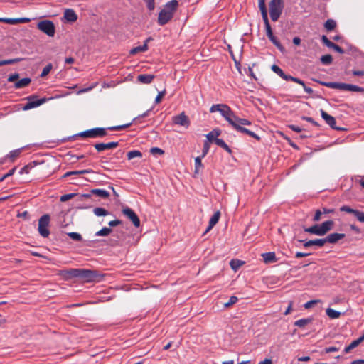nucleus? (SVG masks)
Listing matches in <instances>:
<instances>
[{
    "mask_svg": "<svg viewBox=\"0 0 364 364\" xmlns=\"http://www.w3.org/2000/svg\"><path fill=\"white\" fill-rule=\"evenodd\" d=\"M211 113L219 112L224 119L233 127L237 122L243 125H250L251 122L244 118L238 117L231 108L226 104L213 105L210 108Z\"/></svg>",
    "mask_w": 364,
    "mask_h": 364,
    "instance_id": "nucleus-1",
    "label": "nucleus"
},
{
    "mask_svg": "<svg viewBox=\"0 0 364 364\" xmlns=\"http://www.w3.org/2000/svg\"><path fill=\"white\" fill-rule=\"evenodd\" d=\"M178 7L177 0H171L167 2L159 14L157 22L160 26L166 24L173 17Z\"/></svg>",
    "mask_w": 364,
    "mask_h": 364,
    "instance_id": "nucleus-2",
    "label": "nucleus"
},
{
    "mask_svg": "<svg viewBox=\"0 0 364 364\" xmlns=\"http://www.w3.org/2000/svg\"><path fill=\"white\" fill-rule=\"evenodd\" d=\"M269 6L270 18L273 21H277L280 17L283 10V1L271 0Z\"/></svg>",
    "mask_w": 364,
    "mask_h": 364,
    "instance_id": "nucleus-3",
    "label": "nucleus"
},
{
    "mask_svg": "<svg viewBox=\"0 0 364 364\" xmlns=\"http://www.w3.org/2000/svg\"><path fill=\"white\" fill-rule=\"evenodd\" d=\"M37 28L49 37H53L55 33V26L52 21L43 20L37 23Z\"/></svg>",
    "mask_w": 364,
    "mask_h": 364,
    "instance_id": "nucleus-4",
    "label": "nucleus"
},
{
    "mask_svg": "<svg viewBox=\"0 0 364 364\" xmlns=\"http://www.w3.org/2000/svg\"><path fill=\"white\" fill-rule=\"evenodd\" d=\"M49 223L50 216L48 214L43 215L38 220V230L39 234L43 237H48L50 235Z\"/></svg>",
    "mask_w": 364,
    "mask_h": 364,
    "instance_id": "nucleus-5",
    "label": "nucleus"
},
{
    "mask_svg": "<svg viewBox=\"0 0 364 364\" xmlns=\"http://www.w3.org/2000/svg\"><path fill=\"white\" fill-rule=\"evenodd\" d=\"M80 134L84 137H102L107 135V131L105 128L97 127L82 132Z\"/></svg>",
    "mask_w": 364,
    "mask_h": 364,
    "instance_id": "nucleus-6",
    "label": "nucleus"
},
{
    "mask_svg": "<svg viewBox=\"0 0 364 364\" xmlns=\"http://www.w3.org/2000/svg\"><path fill=\"white\" fill-rule=\"evenodd\" d=\"M27 103L23 107V110L25 111L37 107L47 101V99L45 97L37 99L36 96H30L27 98Z\"/></svg>",
    "mask_w": 364,
    "mask_h": 364,
    "instance_id": "nucleus-7",
    "label": "nucleus"
},
{
    "mask_svg": "<svg viewBox=\"0 0 364 364\" xmlns=\"http://www.w3.org/2000/svg\"><path fill=\"white\" fill-rule=\"evenodd\" d=\"M77 272V278H80L86 282L93 281L95 277L97 276L95 272L90 269H78Z\"/></svg>",
    "mask_w": 364,
    "mask_h": 364,
    "instance_id": "nucleus-8",
    "label": "nucleus"
},
{
    "mask_svg": "<svg viewBox=\"0 0 364 364\" xmlns=\"http://www.w3.org/2000/svg\"><path fill=\"white\" fill-rule=\"evenodd\" d=\"M123 214L129 218L136 228L140 225V220L137 215L131 208L126 207L122 209Z\"/></svg>",
    "mask_w": 364,
    "mask_h": 364,
    "instance_id": "nucleus-9",
    "label": "nucleus"
},
{
    "mask_svg": "<svg viewBox=\"0 0 364 364\" xmlns=\"http://www.w3.org/2000/svg\"><path fill=\"white\" fill-rule=\"evenodd\" d=\"M272 70L273 72H274L276 74H277L279 76H280L282 79L285 80H291L296 83H301V79L294 77L291 75H286L283 70L277 65H273L272 66Z\"/></svg>",
    "mask_w": 364,
    "mask_h": 364,
    "instance_id": "nucleus-10",
    "label": "nucleus"
},
{
    "mask_svg": "<svg viewBox=\"0 0 364 364\" xmlns=\"http://www.w3.org/2000/svg\"><path fill=\"white\" fill-rule=\"evenodd\" d=\"M174 124H178L185 127H188L190 124L188 117L183 113L174 116L172 119Z\"/></svg>",
    "mask_w": 364,
    "mask_h": 364,
    "instance_id": "nucleus-11",
    "label": "nucleus"
},
{
    "mask_svg": "<svg viewBox=\"0 0 364 364\" xmlns=\"http://www.w3.org/2000/svg\"><path fill=\"white\" fill-rule=\"evenodd\" d=\"M78 269H70L61 270L59 275L65 280H69L73 278H77Z\"/></svg>",
    "mask_w": 364,
    "mask_h": 364,
    "instance_id": "nucleus-12",
    "label": "nucleus"
},
{
    "mask_svg": "<svg viewBox=\"0 0 364 364\" xmlns=\"http://www.w3.org/2000/svg\"><path fill=\"white\" fill-rule=\"evenodd\" d=\"M31 21L29 18H0V22L9 23L11 25H16L18 23H28Z\"/></svg>",
    "mask_w": 364,
    "mask_h": 364,
    "instance_id": "nucleus-13",
    "label": "nucleus"
},
{
    "mask_svg": "<svg viewBox=\"0 0 364 364\" xmlns=\"http://www.w3.org/2000/svg\"><path fill=\"white\" fill-rule=\"evenodd\" d=\"M242 124H241L240 122H237L235 125L233 126V128L237 130V132H240L241 133L247 134V135L256 139L257 140H260V136H259L257 134L254 133L253 132L242 127Z\"/></svg>",
    "mask_w": 364,
    "mask_h": 364,
    "instance_id": "nucleus-14",
    "label": "nucleus"
},
{
    "mask_svg": "<svg viewBox=\"0 0 364 364\" xmlns=\"http://www.w3.org/2000/svg\"><path fill=\"white\" fill-rule=\"evenodd\" d=\"M242 124H241L240 122H237L235 125L233 126V128L237 130V132H240L241 133L247 134V135L256 139L257 140H260V136H259L257 134L254 133L253 132L242 127Z\"/></svg>",
    "mask_w": 364,
    "mask_h": 364,
    "instance_id": "nucleus-15",
    "label": "nucleus"
},
{
    "mask_svg": "<svg viewBox=\"0 0 364 364\" xmlns=\"http://www.w3.org/2000/svg\"><path fill=\"white\" fill-rule=\"evenodd\" d=\"M118 142H115V141H112V142H109V143H99V144H95L94 145V147L95 148V149L99 151V152H101V151H105V149H113V148H115L118 146Z\"/></svg>",
    "mask_w": 364,
    "mask_h": 364,
    "instance_id": "nucleus-16",
    "label": "nucleus"
},
{
    "mask_svg": "<svg viewBox=\"0 0 364 364\" xmlns=\"http://www.w3.org/2000/svg\"><path fill=\"white\" fill-rule=\"evenodd\" d=\"M321 114L325 122L332 128L336 130H339L340 128L336 127V119L333 117L329 115L323 110H321Z\"/></svg>",
    "mask_w": 364,
    "mask_h": 364,
    "instance_id": "nucleus-17",
    "label": "nucleus"
},
{
    "mask_svg": "<svg viewBox=\"0 0 364 364\" xmlns=\"http://www.w3.org/2000/svg\"><path fill=\"white\" fill-rule=\"evenodd\" d=\"M318 82L324 85L327 87L332 88V89H337L341 90H346L347 84L346 83H342V82H321L318 81Z\"/></svg>",
    "mask_w": 364,
    "mask_h": 364,
    "instance_id": "nucleus-18",
    "label": "nucleus"
},
{
    "mask_svg": "<svg viewBox=\"0 0 364 364\" xmlns=\"http://www.w3.org/2000/svg\"><path fill=\"white\" fill-rule=\"evenodd\" d=\"M345 236L346 235L343 233H331L323 239L325 240V244L327 242L334 244L337 242L338 240L344 238Z\"/></svg>",
    "mask_w": 364,
    "mask_h": 364,
    "instance_id": "nucleus-19",
    "label": "nucleus"
},
{
    "mask_svg": "<svg viewBox=\"0 0 364 364\" xmlns=\"http://www.w3.org/2000/svg\"><path fill=\"white\" fill-rule=\"evenodd\" d=\"M322 42L330 48L333 49L335 51L343 54L344 53V50L342 48L338 46V45L332 43L331 41L328 40V38L326 36H323L321 38Z\"/></svg>",
    "mask_w": 364,
    "mask_h": 364,
    "instance_id": "nucleus-20",
    "label": "nucleus"
},
{
    "mask_svg": "<svg viewBox=\"0 0 364 364\" xmlns=\"http://www.w3.org/2000/svg\"><path fill=\"white\" fill-rule=\"evenodd\" d=\"M300 242H302L305 247H309L313 245H316L318 247H323L325 245V240L322 239H316L309 241L299 240Z\"/></svg>",
    "mask_w": 364,
    "mask_h": 364,
    "instance_id": "nucleus-21",
    "label": "nucleus"
},
{
    "mask_svg": "<svg viewBox=\"0 0 364 364\" xmlns=\"http://www.w3.org/2000/svg\"><path fill=\"white\" fill-rule=\"evenodd\" d=\"M64 18L68 22H75L77 19V15L73 9H68L64 11Z\"/></svg>",
    "mask_w": 364,
    "mask_h": 364,
    "instance_id": "nucleus-22",
    "label": "nucleus"
},
{
    "mask_svg": "<svg viewBox=\"0 0 364 364\" xmlns=\"http://www.w3.org/2000/svg\"><path fill=\"white\" fill-rule=\"evenodd\" d=\"M220 217V212L216 211L209 220L208 226L205 230V232H209L218 222Z\"/></svg>",
    "mask_w": 364,
    "mask_h": 364,
    "instance_id": "nucleus-23",
    "label": "nucleus"
},
{
    "mask_svg": "<svg viewBox=\"0 0 364 364\" xmlns=\"http://www.w3.org/2000/svg\"><path fill=\"white\" fill-rule=\"evenodd\" d=\"M306 232H309L313 235L323 236V232L321 229L320 225H315L309 228H306L304 229Z\"/></svg>",
    "mask_w": 364,
    "mask_h": 364,
    "instance_id": "nucleus-24",
    "label": "nucleus"
},
{
    "mask_svg": "<svg viewBox=\"0 0 364 364\" xmlns=\"http://www.w3.org/2000/svg\"><path fill=\"white\" fill-rule=\"evenodd\" d=\"M151 40L150 38H147L145 41L143 46H137L134 48H132L130 50V54L135 55L139 52H145L148 49V42Z\"/></svg>",
    "mask_w": 364,
    "mask_h": 364,
    "instance_id": "nucleus-25",
    "label": "nucleus"
},
{
    "mask_svg": "<svg viewBox=\"0 0 364 364\" xmlns=\"http://www.w3.org/2000/svg\"><path fill=\"white\" fill-rule=\"evenodd\" d=\"M262 257L265 263L269 264L277 262L275 253L273 252H266L262 254Z\"/></svg>",
    "mask_w": 364,
    "mask_h": 364,
    "instance_id": "nucleus-26",
    "label": "nucleus"
},
{
    "mask_svg": "<svg viewBox=\"0 0 364 364\" xmlns=\"http://www.w3.org/2000/svg\"><path fill=\"white\" fill-rule=\"evenodd\" d=\"M154 78V75H139L137 77V80L143 84H149Z\"/></svg>",
    "mask_w": 364,
    "mask_h": 364,
    "instance_id": "nucleus-27",
    "label": "nucleus"
},
{
    "mask_svg": "<svg viewBox=\"0 0 364 364\" xmlns=\"http://www.w3.org/2000/svg\"><path fill=\"white\" fill-rule=\"evenodd\" d=\"M333 225V220H327L320 225L323 235H326L329 230H331Z\"/></svg>",
    "mask_w": 364,
    "mask_h": 364,
    "instance_id": "nucleus-28",
    "label": "nucleus"
},
{
    "mask_svg": "<svg viewBox=\"0 0 364 364\" xmlns=\"http://www.w3.org/2000/svg\"><path fill=\"white\" fill-rule=\"evenodd\" d=\"M333 225V220H327L320 225L323 235H326L329 230H331Z\"/></svg>",
    "mask_w": 364,
    "mask_h": 364,
    "instance_id": "nucleus-29",
    "label": "nucleus"
},
{
    "mask_svg": "<svg viewBox=\"0 0 364 364\" xmlns=\"http://www.w3.org/2000/svg\"><path fill=\"white\" fill-rule=\"evenodd\" d=\"M258 5L262 14V19L268 18L265 0H258Z\"/></svg>",
    "mask_w": 364,
    "mask_h": 364,
    "instance_id": "nucleus-30",
    "label": "nucleus"
},
{
    "mask_svg": "<svg viewBox=\"0 0 364 364\" xmlns=\"http://www.w3.org/2000/svg\"><path fill=\"white\" fill-rule=\"evenodd\" d=\"M91 193L95 194L102 198H107L109 197V193L104 189H92Z\"/></svg>",
    "mask_w": 364,
    "mask_h": 364,
    "instance_id": "nucleus-31",
    "label": "nucleus"
},
{
    "mask_svg": "<svg viewBox=\"0 0 364 364\" xmlns=\"http://www.w3.org/2000/svg\"><path fill=\"white\" fill-rule=\"evenodd\" d=\"M31 82V79L28 77L23 78L15 83V87L17 89L22 88L28 85Z\"/></svg>",
    "mask_w": 364,
    "mask_h": 364,
    "instance_id": "nucleus-32",
    "label": "nucleus"
},
{
    "mask_svg": "<svg viewBox=\"0 0 364 364\" xmlns=\"http://www.w3.org/2000/svg\"><path fill=\"white\" fill-rule=\"evenodd\" d=\"M311 321H312L311 318H301V319L296 321L294 322V325L299 328H303L305 326L308 325L309 323H311Z\"/></svg>",
    "mask_w": 364,
    "mask_h": 364,
    "instance_id": "nucleus-33",
    "label": "nucleus"
},
{
    "mask_svg": "<svg viewBox=\"0 0 364 364\" xmlns=\"http://www.w3.org/2000/svg\"><path fill=\"white\" fill-rule=\"evenodd\" d=\"M214 142L215 143V144H217L218 146L222 147L225 151H227L228 153H231V149H230L228 145L224 141L223 139H219V138L214 139Z\"/></svg>",
    "mask_w": 364,
    "mask_h": 364,
    "instance_id": "nucleus-34",
    "label": "nucleus"
},
{
    "mask_svg": "<svg viewBox=\"0 0 364 364\" xmlns=\"http://www.w3.org/2000/svg\"><path fill=\"white\" fill-rule=\"evenodd\" d=\"M326 313L329 318L333 319L338 318L341 316V312L331 308H328L326 310Z\"/></svg>",
    "mask_w": 364,
    "mask_h": 364,
    "instance_id": "nucleus-35",
    "label": "nucleus"
},
{
    "mask_svg": "<svg viewBox=\"0 0 364 364\" xmlns=\"http://www.w3.org/2000/svg\"><path fill=\"white\" fill-rule=\"evenodd\" d=\"M127 156L129 160H132L134 158H141L142 153L138 150H133V151H129L127 154Z\"/></svg>",
    "mask_w": 364,
    "mask_h": 364,
    "instance_id": "nucleus-36",
    "label": "nucleus"
},
{
    "mask_svg": "<svg viewBox=\"0 0 364 364\" xmlns=\"http://www.w3.org/2000/svg\"><path fill=\"white\" fill-rule=\"evenodd\" d=\"M204 157H202V156H197L195 158V170H194L195 173H198L200 168L203 166V165L202 164V159Z\"/></svg>",
    "mask_w": 364,
    "mask_h": 364,
    "instance_id": "nucleus-37",
    "label": "nucleus"
},
{
    "mask_svg": "<svg viewBox=\"0 0 364 364\" xmlns=\"http://www.w3.org/2000/svg\"><path fill=\"white\" fill-rule=\"evenodd\" d=\"M346 90L356 92H363L364 88L357 85L347 84Z\"/></svg>",
    "mask_w": 364,
    "mask_h": 364,
    "instance_id": "nucleus-38",
    "label": "nucleus"
},
{
    "mask_svg": "<svg viewBox=\"0 0 364 364\" xmlns=\"http://www.w3.org/2000/svg\"><path fill=\"white\" fill-rule=\"evenodd\" d=\"M220 131L218 129H214L213 131L209 132L207 135V139L209 141H214V139H217L216 136L220 135Z\"/></svg>",
    "mask_w": 364,
    "mask_h": 364,
    "instance_id": "nucleus-39",
    "label": "nucleus"
},
{
    "mask_svg": "<svg viewBox=\"0 0 364 364\" xmlns=\"http://www.w3.org/2000/svg\"><path fill=\"white\" fill-rule=\"evenodd\" d=\"M263 21H264V23L265 25L267 36L269 38L272 37L274 35H273L269 22V19H268V18H267L263 19Z\"/></svg>",
    "mask_w": 364,
    "mask_h": 364,
    "instance_id": "nucleus-40",
    "label": "nucleus"
},
{
    "mask_svg": "<svg viewBox=\"0 0 364 364\" xmlns=\"http://www.w3.org/2000/svg\"><path fill=\"white\" fill-rule=\"evenodd\" d=\"M271 42L282 52L284 51V46L280 43V42L277 40V38L273 36L272 37L269 38Z\"/></svg>",
    "mask_w": 364,
    "mask_h": 364,
    "instance_id": "nucleus-41",
    "label": "nucleus"
},
{
    "mask_svg": "<svg viewBox=\"0 0 364 364\" xmlns=\"http://www.w3.org/2000/svg\"><path fill=\"white\" fill-rule=\"evenodd\" d=\"M112 232V229L105 227L95 233L96 236H107Z\"/></svg>",
    "mask_w": 364,
    "mask_h": 364,
    "instance_id": "nucleus-42",
    "label": "nucleus"
},
{
    "mask_svg": "<svg viewBox=\"0 0 364 364\" xmlns=\"http://www.w3.org/2000/svg\"><path fill=\"white\" fill-rule=\"evenodd\" d=\"M336 26V21L332 19H328L324 24V27L327 31H331V30L334 29Z\"/></svg>",
    "mask_w": 364,
    "mask_h": 364,
    "instance_id": "nucleus-43",
    "label": "nucleus"
},
{
    "mask_svg": "<svg viewBox=\"0 0 364 364\" xmlns=\"http://www.w3.org/2000/svg\"><path fill=\"white\" fill-rule=\"evenodd\" d=\"M360 343L358 339L353 341L349 346L344 348V352L346 353H348L351 350L357 347Z\"/></svg>",
    "mask_w": 364,
    "mask_h": 364,
    "instance_id": "nucleus-44",
    "label": "nucleus"
},
{
    "mask_svg": "<svg viewBox=\"0 0 364 364\" xmlns=\"http://www.w3.org/2000/svg\"><path fill=\"white\" fill-rule=\"evenodd\" d=\"M93 213L97 216H105L108 215V212L103 208H95Z\"/></svg>",
    "mask_w": 364,
    "mask_h": 364,
    "instance_id": "nucleus-45",
    "label": "nucleus"
},
{
    "mask_svg": "<svg viewBox=\"0 0 364 364\" xmlns=\"http://www.w3.org/2000/svg\"><path fill=\"white\" fill-rule=\"evenodd\" d=\"M21 152V149L13 150L9 153L8 157L13 161L20 155Z\"/></svg>",
    "mask_w": 364,
    "mask_h": 364,
    "instance_id": "nucleus-46",
    "label": "nucleus"
},
{
    "mask_svg": "<svg viewBox=\"0 0 364 364\" xmlns=\"http://www.w3.org/2000/svg\"><path fill=\"white\" fill-rule=\"evenodd\" d=\"M333 58L331 55H325L321 56V61L324 65H329L332 63Z\"/></svg>",
    "mask_w": 364,
    "mask_h": 364,
    "instance_id": "nucleus-47",
    "label": "nucleus"
},
{
    "mask_svg": "<svg viewBox=\"0 0 364 364\" xmlns=\"http://www.w3.org/2000/svg\"><path fill=\"white\" fill-rule=\"evenodd\" d=\"M242 263L243 262L240 260L232 259L230 261V265L233 270L236 271L242 264Z\"/></svg>",
    "mask_w": 364,
    "mask_h": 364,
    "instance_id": "nucleus-48",
    "label": "nucleus"
},
{
    "mask_svg": "<svg viewBox=\"0 0 364 364\" xmlns=\"http://www.w3.org/2000/svg\"><path fill=\"white\" fill-rule=\"evenodd\" d=\"M90 172H91L90 170H81V171H70V172H67L64 175V176H70V175L85 174V173H88Z\"/></svg>",
    "mask_w": 364,
    "mask_h": 364,
    "instance_id": "nucleus-49",
    "label": "nucleus"
},
{
    "mask_svg": "<svg viewBox=\"0 0 364 364\" xmlns=\"http://www.w3.org/2000/svg\"><path fill=\"white\" fill-rule=\"evenodd\" d=\"M53 65L51 63L48 64L42 70L41 77H46L52 70Z\"/></svg>",
    "mask_w": 364,
    "mask_h": 364,
    "instance_id": "nucleus-50",
    "label": "nucleus"
},
{
    "mask_svg": "<svg viewBox=\"0 0 364 364\" xmlns=\"http://www.w3.org/2000/svg\"><path fill=\"white\" fill-rule=\"evenodd\" d=\"M131 124H132V123H128V124L119 125V126L109 127L107 128V129H109V130H122V129L129 127Z\"/></svg>",
    "mask_w": 364,
    "mask_h": 364,
    "instance_id": "nucleus-51",
    "label": "nucleus"
},
{
    "mask_svg": "<svg viewBox=\"0 0 364 364\" xmlns=\"http://www.w3.org/2000/svg\"><path fill=\"white\" fill-rule=\"evenodd\" d=\"M238 299L237 296H232L230 298L229 301L224 304V306L225 308H228L235 304L237 301Z\"/></svg>",
    "mask_w": 364,
    "mask_h": 364,
    "instance_id": "nucleus-52",
    "label": "nucleus"
},
{
    "mask_svg": "<svg viewBox=\"0 0 364 364\" xmlns=\"http://www.w3.org/2000/svg\"><path fill=\"white\" fill-rule=\"evenodd\" d=\"M68 235L73 240L80 241L82 240V236L77 232H69Z\"/></svg>",
    "mask_w": 364,
    "mask_h": 364,
    "instance_id": "nucleus-53",
    "label": "nucleus"
},
{
    "mask_svg": "<svg viewBox=\"0 0 364 364\" xmlns=\"http://www.w3.org/2000/svg\"><path fill=\"white\" fill-rule=\"evenodd\" d=\"M340 210L341 212H346L348 213H352V214L355 215L357 210L353 209L347 205H343L340 208Z\"/></svg>",
    "mask_w": 364,
    "mask_h": 364,
    "instance_id": "nucleus-54",
    "label": "nucleus"
},
{
    "mask_svg": "<svg viewBox=\"0 0 364 364\" xmlns=\"http://www.w3.org/2000/svg\"><path fill=\"white\" fill-rule=\"evenodd\" d=\"M354 215L356 217V218L358 219V221L364 223V213L363 212L356 210Z\"/></svg>",
    "mask_w": 364,
    "mask_h": 364,
    "instance_id": "nucleus-55",
    "label": "nucleus"
},
{
    "mask_svg": "<svg viewBox=\"0 0 364 364\" xmlns=\"http://www.w3.org/2000/svg\"><path fill=\"white\" fill-rule=\"evenodd\" d=\"M75 196V193H69V194H65L60 196V201L61 202H65L71 198H73Z\"/></svg>",
    "mask_w": 364,
    "mask_h": 364,
    "instance_id": "nucleus-56",
    "label": "nucleus"
},
{
    "mask_svg": "<svg viewBox=\"0 0 364 364\" xmlns=\"http://www.w3.org/2000/svg\"><path fill=\"white\" fill-rule=\"evenodd\" d=\"M146 4V6L149 10L152 11L155 8V2L154 0H144Z\"/></svg>",
    "mask_w": 364,
    "mask_h": 364,
    "instance_id": "nucleus-57",
    "label": "nucleus"
},
{
    "mask_svg": "<svg viewBox=\"0 0 364 364\" xmlns=\"http://www.w3.org/2000/svg\"><path fill=\"white\" fill-rule=\"evenodd\" d=\"M165 94H166L165 90H164L161 92H159L155 98V103H156V104L159 103L161 102L162 97L165 95Z\"/></svg>",
    "mask_w": 364,
    "mask_h": 364,
    "instance_id": "nucleus-58",
    "label": "nucleus"
},
{
    "mask_svg": "<svg viewBox=\"0 0 364 364\" xmlns=\"http://www.w3.org/2000/svg\"><path fill=\"white\" fill-rule=\"evenodd\" d=\"M209 149H210L209 143L205 141L204 143V145H203V153H202V155H201L202 157H205V155L209 151Z\"/></svg>",
    "mask_w": 364,
    "mask_h": 364,
    "instance_id": "nucleus-59",
    "label": "nucleus"
},
{
    "mask_svg": "<svg viewBox=\"0 0 364 364\" xmlns=\"http://www.w3.org/2000/svg\"><path fill=\"white\" fill-rule=\"evenodd\" d=\"M319 300H311L306 303L304 304V306L305 309H309L312 307L315 304H317L319 302Z\"/></svg>",
    "mask_w": 364,
    "mask_h": 364,
    "instance_id": "nucleus-60",
    "label": "nucleus"
},
{
    "mask_svg": "<svg viewBox=\"0 0 364 364\" xmlns=\"http://www.w3.org/2000/svg\"><path fill=\"white\" fill-rule=\"evenodd\" d=\"M18 61H19L18 59H11V60H2V61H0V66L3 65L12 64V63H16Z\"/></svg>",
    "mask_w": 364,
    "mask_h": 364,
    "instance_id": "nucleus-61",
    "label": "nucleus"
},
{
    "mask_svg": "<svg viewBox=\"0 0 364 364\" xmlns=\"http://www.w3.org/2000/svg\"><path fill=\"white\" fill-rule=\"evenodd\" d=\"M150 152L152 154H164V151L160 149V148H158V147H153L150 150Z\"/></svg>",
    "mask_w": 364,
    "mask_h": 364,
    "instance_id": "nucleus-62",
    "label": "nucleus"
},
{
    "mask_svg": "<svg viewBox=\"0 0 364 364\" xmlns=\"http://www.w3.org/2000/svg\"><path fill=\"white\" fill-rule=\"evenodd\" d=\"M323 215V212L322 210H317L315 213V215H314V221H318L321 220V215Z\"/></svg>",
    "mask_w": 364,
    "mask_h": 364,
    "instance_id": "nucleus-63",
    "label": "nucleus"
},
{
    "mask_svg": "<svg viewBox=\"0 0 364 364\" xmlns=\"http://www.w3.org/2000/svg\"><path fill=\"white\" fill-rule=\"evenodd\" d=\"M301 83H299V84L301 85L304 87V90L306 93L311 94L313 92V90L311 87H306L303 80H301Z\"/></svg>",
    "mask_w": 364,
    "mask_h": 364,
    "instance_id": "nucleus-64",
    "label": "nucleus"
}]
</instances>
